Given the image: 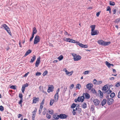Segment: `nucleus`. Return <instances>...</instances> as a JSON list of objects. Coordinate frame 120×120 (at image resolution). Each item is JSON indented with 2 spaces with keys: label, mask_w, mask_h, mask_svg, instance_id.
<instances>
[{
  "label": "nucleus",
  "mask_w": 120,
  "mask_h": 120,
  "mask_svg": "<svg viewBox=\"0 0 120 120\" xmlns=\"http://www.w3.org/2000/svg\"><path fill=\"white\" fill-rule=\"evenodd\" d=\"M81 109L79 108L78 106H76L75 109H73L72 113L73 115H75L76 113L79 114L81 111Z\"/></svg>",
  "instance_id": "f257e3e1"
},
{
  "label": "nucleus",
  "mask_w": 120,
  "mask_h": 120,
  "mask_svg": "<svg viewBox=\"0 0 120 120\" xmlns=\"http://www.w3.org/2000/svg\"><path fill=\"white\" fill-rule=\"evenodd\" d=\"M98 43L103 45H108L110 43V41L105 42L102 40H99L98 41Z\"/></svg>",
  "instance_id": "f03ea898"
},
{
  "label": "nucleus",
  "mask_w": 120,
  "mask_h": 120,
  "mask_svg": "<svg viewBox=\"0 0 120 120\" xmlns=\"http://www.w3.org/2000/svg\"><path fill=\"white\" fill-rule=\"evenodd\" d=\"M1 28L3 27V29L5 30L10 35H11V33L10 30V29L8 26L5 24H4L1 26Z\"/></svg>",
  "instance_id": "7ed1b4c3"
},
{
  "label": "nucleus",
  "mask_w": 120,
  "mask_h": 120,
  "mask_svg": "<svg viewBox=\"0 0 120 120\" xmlns=\"http://www.w3.org/2000/svg\"><path fill=\"white\" fill-rule=\"evenodd\" d=\"M72 55L73 57L74 61H78L80 60L81 58V56L79 55H77L75 54H72Z\"/></svg>",
  "instance_id": "20e7f679"
},
{
  "label": "nucleus",
  "mask_w": 120,
  "mask_h": 120,
  "mask_svg": "<svg viewBox=\"0 0 120 120\" xmlns=\"http://www.w3.org/2000/svg\"><path fill=\"white\" fill-rule=\"evenodd\" d=\"M40 38L38 36L36 35L34 38V44H36L39 42L40 41Z\"/></svg>",
  "instance_id": "39448f33"
},
{
  "label": "nucleus",
  "mask_w": 120,
  "mask_h": 120,
  "mask_svg": "<svg viewBox=\"0 0 120 120\" xmlns=\"http://www.w3.org/2000/svg\"><path fill=\"white\" fill-rule=\"evenodd\" d=\"M93 102L94 105L95 106L98 105L100 103V101L97 99H94L93 100Z\"/></svg>",
  "instance_id": "423d86ee"
},
{
  "label": "nucleus",
  "mask_w": 120,
  "mask_h": 120,
  "mask_svg": "<svg viewBox=\"0 0 120 120\" xmlns=\"http://www.w3.org/2000/svg\"><path fill=\"white\" fill-rule=\"evenodd\" d=\"M40 59L41 58L40 56L38 58L35 64V66L36 67H38V66L40 62Z\"/></svg>",
  "instance_id": "0eeeda50"
},
{
  "label": "nucleus",
  "mask_w": 120,
  "mask_h": 120,
  "mask_svg": "<svg viewBox=\"0 0 120 120\" xmlns=\"http://www.w3.org/2000/svg\"><path fill=\"white\" fill-rule=\"evenodd\" d=\"M84 97L83 96H82L81 97L79 96L77 98V100H78V101L79 102H82L84 100Z\"/></svg>",
  "instance_id": "6e6552de"
},
{
  "label": "nucleus",
  "mask_w": 120,
  "mask_h": 120,
  "mask_svg": "<svg viewBox=\"0 0 120 120\" xmlns=\"http://www.w3.org/2000/svg\"><path fill=\"white\" fill-rule=\"evenodd\" d=\"M93 84L91 83H89L87 84L86 86V88L89 90L91 89L93 86Z\"/></svg>",
  "instance_id": "1a4fd4ad"
},
{
  "label": "nucleus",
  "mask_w": 120,
  "mask_h": 120,
  "mask_svg": "<svg viewBox=\"0 0 120 120\" xmlns=\"http://www.w3.org/2000/svg\"><path fill=\"white\" fill-rule=\"evenodd\" d=\"M99 33L98 31L97 30H95L93 31H91V34L92 35H97Z\"/></svg>",
  "instance_id": "9d476101"
},
{
  "label": "nucleus",
  "mask_w": 120,
  "mask_h": 120,
  "mask_svg": "<svg viewBox=\"0 0 120 120\" xmlns=\"http://www.w3.org/2000/svg\"><path fill=\"white\" fill-rule=\"evenodd\" d=\"M54 88L53 86V85H52L50 86H49L48 89L47 91L49 93H50V92H52L53 90V89Z\"/></svg>",
  "instance_id": "9b49d317"
},
{
  "label": "nucleus",
  "mask_w": 120,
  "mask_h": 120,
  "mask_svg": "<svg viewBox=\"0 0 120 120\" xmlns=\"http://www.w3.org/2000/svg\"><path fill=\"white\" fill-rule=\"evenodd\" d=\"M113 99L111 98H109L108 99V105L112 104L113 101Z\"/></svg>",
  "instance_id": "f8f14e48"
},
{
  "label": "nucleus",
  "mask_w": 120,
  "mask_h": 120,
  "mask_svg": "<svg viewBox=\"0 0 120 120\" xmlns=\"http://www.w3.org/2000/svg\"><path fill=\"white\" fill-rule=\"evenodd\" d=\"M60 118V119H64L67 117V116L64 114H60L59 115Z\"/></svg>",
  "instance_id": "ddd939ff"
},
{
  "label": "nucleus",
  "mask_w": 120,
  "mask_h": 120,
  "mask_svg": "<svg viewBox=\"0 0 120 120\" xmlns=\"http://www.w3.org/2000/svg\"><path fill=\"white\" fill-rule=\"evenodd\" d=\"M82 96H83L84 97V96H85L86 98L87 99H89L90 98V95L88 93H83Z\"/></svg>",
  "instance_id": "4468645a"
},
{
  "label": "nucleus",
  "mask_w": 120,
  "mask_h": 120,
  "mask_svg": "<svg viewBox=\"0 0 120 120\" xmlns=\"http://www.w3.org/2000/svg\"><path fill=\"white\" fill-rule=\"evenodd\" d=\"M39 98H38L34 97L33 98V103H36L37 101H39Z\"/></svg>",
  "instance_id": "2eb2a0df"
},
{
  "label": "nucleus",
  "mask_w": 120,
  "mask_h": 120,
  "mask_svg": "<svg viewBox=\"0 0 120 120\" xmlns=\"http://www.w3.org/2000/svg\"><path fill=\"white\" fill-rule=\"evenodd\" d=\"M94 106L93 105H91L90 108V110L92 112L94 113L95 112L94 111Z\"/></svg>",
  "instance_id": "dca6fc26"
},
{
  "label": "nucleus",
  "mask_w": 120,
  "mask_h": 120,
  "mask_svg": "<svg viewBox=\"0 0 120 120\" xmlns=\"http://www.w3.org/2000/svg\"><path fill=\"white\" fill-rule=\"evenodd\" d=\"M53 118L56 119H58L60 118L59 115L54 114L53 116Z\"/></svg>",
  "instance_id": "f3484780"
},
{
  "label": "nucleus",
  "mask_w": 120,
  "mask_h": 120,
  "mask_svg": "<svg viewBox=\"0 0 120 120\" xmlns=\"http://www.w3.org/2000/svg\"><path fill=\"white\" fill-rule=\"evenodd\" d=\"M31 50L30 49H29L28 50V51H27L26 53L24 55V56H26L29 55L30 53H31Z\"/></svg>",
  "instance_id": "a211bd4d"
},
{
  "label": "nucleus",
  "mask_w": 120,
  "mask_h": 120,
  "mask_svg": "<svg viewBox=\"0 0 120 120\" xmlns=\"http://www.w3.org/2000/svg\"><path fill=\"white\" fill-rule=\"evenodd\" d=\"M106 101H107L106 99H104L102 101L101 103V105L102 106H104L105 104Z\"/></svg>",
  "instance_id": "6ab92c4d"
},
{
  "label": "nucleus",
  "mask_w": 120,
  "mask_h": 120,
  "mask_svg": "<svg viewBox=\"0 0 120 120\" xmlns=\"http://www.w3.org/2000/svg\"><path fill=\"white\" fill-rule=\"evenodd\" d=\"M36 59V56L34 55L32 57V58L31 59V61H30V62L33 63L34 61Z\"/></svg>",
  "instance_id": "aec40b11"
},
{
  "label": "nucleus",
  "mask_w": 120,
  "mask_h": 120,
  "mask_svg": "<svg viewBox=\"0 0 120 120\" xmlns=\"http://www.w3.org/2000/svg\"><path fill=\"white\" fill-rule=\"evenodd\" d=\"M37 32V30L36 29V27H34L33 28V32L32 33V34L34 35Z\"/></svg>",
  "instance_id": "412c9836"
},
{
  "label": "nucleus",
  "mask_w": 120,
  "mask_h": 120,
  "mask_svg": "<svg viewBox=\"0 0 120 120\" xmlns=\"http://www.w3.org/2000/svg\"><path fill=\"white\" fill-rule=\"evenodd\" d=\"M78 41H75L71 38L70 39V40L69 41V42H71L74 43H76L77 44Z\"/></svg>",
  "instance_id": "4be33fe9"
},
{
  "label": "nucleus",
  "mask_w": 120,
  "mask_h": 120,
  "mask_svg": "<svg viewBox=\"0 0 120 120\" xmlns=\"http://www.w3.org/2000/svg\"><path fill=\"white\" fill-rule=\"evenodd\" d=\"M54 98L55 100L57 101L58 98V94L56 93L54 96Z\"/></svg>",
  "instance_id": "5701e85b"
},
{
  "label": "nucleus",
  "mask_w": 120,
  "mask_h": 120,
  "mask_svg": "<svg viewBox=\"0 0 120 120\" xmlns=\"http://www.w3.org/2000/svg\"><path fill=\"white\" fill-rule=\"evenodd\" d=\"M82 106L83 108L85 109L87 107V105L86 103H84L82 105Z\"/></svg>",
  "instance_id": "b1692460"
},
{
  "label": "nucleus",
  "mask_w": 120,
  "mask_h": 120,
  "mask_svg": "<svg viewBox=\"0 0 120 120\" xmlns=\"http://www.w3.org/2000/svg\"><path fill=\"white\" fill-rule=\"evenodd\" d=\"M95 27V25H92L90 26V27L91 28V31L94 30Z\"/></svg>",
  "instance_id": "393cba45"
},
{
  "label": "nucleus",
  "mask_w": 120,
  "mask_h": 120,
  "mask_svg": "<svg viewBox=\"0 0 120 120\" xmlns=\"http://www.w3.org/2000/svg\"><path fill=\"white\" fill-rule=\"evenodd\" d=\"M77 44L82 48H83V47L84 45L80 43L79 41L77 42Z\"/></svg>",
  "instance_id": "a878e982"
},
{
  "label": "nucleus",
  "mask_w": 120,
  "mask_h": 120,
  "mask_svg": "<svg viewBox=\"0 0 120 120\" xmlns=\"http://www.w3.org/2000/svg\"><path fill=\"white\" fill-rule=\"evenodd\" d=\"M105 63L106 64L108 68H109L110 67L111 64L107 61H106Z\"/></svg>",
  "instance_id": "bb28decb"
},
{
  "label": "nucleus",
  "mask_w": 120,
  "mask_h": 120,
  "mask_svg": "<svg viewBox=\"0 0 120 120\" xmlns=\"http://www.w3.org/2000/svg\"><path fill=\"white\" fill-rule=\"evenodd\" d=\"M108 86L107 85H105L103 87V90H106L108 88Z\"/></svg>",
  "instance_id": "cd10ccee"
},
{
  "label": "nucleus",
  "mask_w": 120,
  "mask_h": 120,
  "mask_svg": "<svg viewBox=\"0 0 120 120\" xmlns=\"http://www.w3.org/2000/svg\"><path fill=\"white\" fill-rule=\"evenodd\" d=\"M54 102V100L53 99H51L50 103V105L52 106Z\"/></svg>",
  "instance_id": "c85d7f7f"
},
{
  "label": "nucleus",
  "mask_w": 120,
  "mask_h": 120,
  "mask_svg": "<svg viewBox=\"0 0 120 120\" xmlns=\"http://www.w3.org/2000/svg\"><path fill=\"white\" fill-rule=\"evenodd\" d=\"M63 58V55H61L58 57L57 59H59L60 60H62Z\"/></svg>",
  "instance_id": "c756f323"
},
{
  "label": "nucleus",
  "mask_w": 120,
  "mask_h": 120,
  "mask_svg": "<svg viewBox=\"0 0 120 120\" xmlns=\"http://www.w3.org/2000/svg\"><path fill=\"white\" fill-rule=\"evenodd\" d=\"M16 86L15 85H12L10 86V88L13 89L14 90H15L16 89Z\"/></svg>",
  "instance_id": "7c9ffc66"
},
{
  "label": "nucleus",
  "mask_w": 120,
  "mask_h": 120,
  "mask_svg": "<svg viewBox=\"0 0 120 120\" xmlns=\"http://www.w3.org/2000/svg\"><path fill=\"white\" fill-rule=\"evenodd\" d=\"M65 72L66 74L67 75H69V73H70L71 74V75L73 73V71H72L71 72H69L67 70Z\"/></svg>",
  "instance_id": "2f4dec72"
},
{
  "label": "nucleus",
  "mask_w": 120,
  "mask_h": 120,
  "mask_svg": "<svg viewBox=\"0 0 120 120\" xmlns=\"http://www.w3.org/2000/svg\"><path fill=\"white\" fill-rule=\"evenodd\" d=\"M76 105L75 103H73L72 104L71 106V108H73V109H75L74 108L76 107Z\"/></svg>",
  "instance_id": "473e14b6"
},
{
  "label": "nucleus",
  "mask_w": 120,
  "mask_h": 120,
  "mask_svg": "<svg viewBox=\"0 0 120 120\" xmlns=\"http://www.w3.org/2000/svg\"><path fill=\"white\" fill-rule=\"evenodd\" d=\"M109 4L110 5L114 6L115 5V3L111 1H110L109 2Z\"/></svg>",
  "instance_id": "72a5a7b5"
},
{
  "label": "nucleus",
  "mask_w": 120,
  "mask_h": 120,
  "mask_svg": "<svg viewBox=\"0 0 120 120\" xmlns=\"http://www.w3.org/2000/svg\"><path fill=\"white\" fill-rule=\"evenodd\" d=\"M81 87V86L79 84H78L76 85V88H78V89H80Z\"/></svg>",
  "instance_id": "f704fd0d"
},
{
  "label": "nucleus",
  "mask_w": 120,
  "mask_h": 120,
  "mask_svg": "<svg viewBox=\"0 0 120 120\" xmlns=\"http://www.w3.org/2000/svg\"><path fill=\"white\" fill-rule=\"evenodd\" d=\"M53 111L52 110H49L48 112L51 114L53 115Z\"/></svg>",
  "instance_id": "c9c22d12"
},
{
  "label": "nucleus",
  "mask_w": 120,
  "mask_h": 120,
  "mask_svg": "<svg viewBox=\"0 0 120 120\" xmlns=\"http://www.w3.org/2000/svg\"><path fill=\"white\" fill-rule=\"evenodd\" d=\"M112 91L110 90H108L106 92V93L107 94H109L112 92Z\"/></svg>",
  "instance_id": "e433bc0d"
},
{
  "label": "nucleus",
  "mask_w": 120,
  "mask_h": 120,
  "mask_svg": "<svg viewBox=\"0 0 120 120\" xmlns=\"http://www.w3.org/2000/svg\"><path fill=\"white\" fill-rule=\"evenodd\" d=\"M115 96V94L114 92L112 93L110 95V97L113 98Z\"/></svg>",
  "instance_id": "4c0bfd02"
},
{
  "label": "nucleus",
  "mask_w": 120,
  "mask_h": 120,
  "mask_svg": "<svg viewBox=\"0 0 120 120\" xmlns=\"http://www.w3.org/2000/svg\"><path fill=\"white\" fill-rule=\"evenodd\" d=\"M46 117L48 119H50L51 118V116L50 114L48 113H47L46 114Z\"/></svg>",
  "instance_id": "58836bf2"
},
{
  "label": "nucleus",
  "mask_w": 120,
  "mask_h": 120,
  "mask_svg": "<svg viewBox=\"0 0 120 120\" xmlns=\"http://www.w3.org/2000/svg\"><path fill=\"white\" fill-rule=\"evenodd\" d=\"M48 73V71L47 70H45L44 72H43V76H45Z\"/></svg>",
  "instance_id": "ea45409f"
},
{
  "label": "nucleus",
  "mask_w": 120,
  "mask_h": 120,
  "mask_svg": "<svg viewBox=\"0 0 120 120\" xmlns=\"http://www.w3.org/2000/svg\"><path fill=\"white\" fill-rule=\"evenodd\" d=\"M4 109V107L2 105L0 106V110L1 111H3Z\"/></svg>",
  "instance_id": "a19ab883"
},
{
  "label": "nucleus",
  "mask_w": 120,
  "mask_h": 120,
  "mask_svg": "<svg viewBox=\"0 0 120 120\" xmlns=\"http://www.w3.org/2000/svg\"><path fill=\"white\" fill-rule=\"evenodd\" d=\"M41 74V73L40 72H37L36 74V75L37 76H39Z\"/></svg>",
  "instance_id": "79ce46f5"
},
{
  "label": "nucleus",
  "mask_w": 120,
  "mask_h": 120,
  "mask_svg": "<svg viewBox=\"0 0 120 120\" xmlns=\"http://www.w3.org/2000/svg\"><path fill=\"white\" fill-rule=\"evenodd\" d=\"M25 87H24V86H22V93H24V91H25Z\"/></svg>",
  "instance_id": "37998d69"
},
{
  "label": "nucleus",
  "mask_w": 120,
  "mask_h": 120,
  "mask_svg": "<svg viewBox=\"0 0 120 120\" xmlns=\"http://www.w3.org/2000/svg\"><path fill=\"white\" fill-rule=\"evenodd\" d=\"M99 91H100V95L101 96V98H102L103 97V93L100 90H99Z\"/></svg>",
  "instance_id": "c03bdc74"
},
{
  "label": "nucleus",
  "mask_w": 120,
  "mask_h": 120,
  "mask_svg": "<svg viewBox=\"0 0 120 120\" xmlns=\"http://www.w3.org/2000/svg\"><path fill=\"white\" fill-rule=\"evenodd\" d=\"M115 86L117 87H118L120 86V82H118L116 83Z\"/></svg>",
  "instance_id": "a18cd8bd"
},
{
  "label": "nucleus",
  "mask_w": 120,
  "mask_h": 120,
  "mask_svg": "<svg viewBox=\"0 0 120 120\" xmlns=\"http://www.w3.org/2000/svg\"><path fill=\"white\" fill-rule=\"evenodd\" d=\"M19 96L21 99H23V95L22 94L20 93L19 94Z\"/></svg>",
  "instance_id": "49530a36"
},
{
  "label": "nucleus",
  "mask_w": 120,
  "mask_h": 120,
  "mask_svg": "<svg viewBox=\"0 0 120 120\" xmlns=\"http://www.w3.org/2000/svg\"><path fill=\"white\" fill-rule=\"evenodd\" d=\"M34 37V35L32 34V36H31V37L30 38V41H32V39Z\"/></svg>",
  "instance_id": "de8ad7c7"
},
{
  "label": "nucleus",
  "mask_w": 120,
  "mask_h": 120,
  "mask_svg": "<svg viewBox=\"0 0 120 120\" xmlns=\"http://www.w3.org/2000/svg\"><path fill=\"white\" fill-rule=\"evenodd\" d=\"M120 21V19H117L115 21V22L116 23H118Z\"/></svg>",
  "instance_id": "09e8293b"
},
{
  "label": "nucleus",
  "mask_w": 120,
  "mask_h": 120,
  "mask_svg": "<svg viewBox=\"0 0 120 120\" xmlns=\"http://www.w3.org/2000/svg\"><path fill=\"white\" fill-rule=\"evenodd\" d=\"M97 81L96 79H94L93 81V83L94 84H96L97 83Z\"/></svg>",
  "instance_id": "8fccbe9b"
},
{
  "label": "nucleus",
  "mask_w": 120,
  "mask_h": 120,
  "mask_svg": "<svg viewBox=\"0 0 120 120\" xmlns=\"http://www.w3.org/2000/svg\"><path fill=\"white\" fill-rule=\"evenodd\" d=\"M102 83V82L101 81H100L98 82H97L96 85H99Z\"/></svg>",
  "instance_id": "3c124183"
},
{
  "label": "nucleus",
  "mask_w": 120,
  "mask_h": 120,
  "mask_svg": "<svg viewBox=\"0 0 120 120\" xmlns=\"http://www.w3.org/2000/svg\"><path fill=\"white\" fill-rule=\"evenodd\" d=\"M110 10H111V8L109 6L107 8L106 11H110Z\"/></svg>",
  "instance_id": "603ef678"
},
{
  "label": "nucleus",
  "mask_w": 120,
  "mask_h": 120,
  "mask_svg": "<svg viewBox=\"0 0 120 120\" xmlns=\"http://www.w3.org/2000/svg\"><path fill=\"white\" fill-rule=\"evenodd\" d=\"M89 72L88 71H85V72L84 73V75L88 74Z\"/></svg>",
  "instance_id": "864d4df0"
},
{
  "label": "nucleus",
  "mask_w": 120,
  "mask_h": 120,
  "mask_svg": "<svg viewBox=\"0 0 120 120\" xmlns=\"http://www.w3.org/2000/svg\"><path fill=\"white\" fill-rule=\"evenodd\" d=\"M66 39L65 40L66 41L69 42L71 38H66Z\"/></svg>",
  "instance_id": "5fc2aeb1"
},
{
  "label": "nucleus",
  "mask_w": 120,
  "mask_h": 120,
  "mask_svg": "<svg viewBox=\"0 0 120 120\" xmlns=\"http://www.w3.org/2000/svg\"><path fill=\"white\" fill-rule=\"evenodd\" d=\"M74 85L73 84H71L70 86V89H72L74 87Z\"/></svg>",
  "instance_id": "6e6d98bb"
},
{
  "label": "nucleus",
  "mask_w": 120,
  "mask_h": 120,
  "mask_svg": "<svg viewBox=\"0 0 120 120\" xmlns=\"http://www.w3.org/2000/svg\"><path fill=\"white\" fill-rule=\"evenodd\" d=\"M22 116H23L21 115V114H19L18 115V117L19 118L20 117H22Z\"/></svg>",
  "instance_id": "4d7b16f0"
},
{
  "label": "nucleus",
  "mask_w": 120,
  "mask_h": 120,
  "mask_svg": "<svg viewBox=\"0 0 120 120\" xmlns=\"http://www.w3.org/2000/svg\"><path fill=\"white\" fill-rule=\"evenodd\" d=\"M117 97L118 98H120V90L118 92L117 95Z\"/></svg>",
  "instance_id": "13d9d810"
},
{
  "label": "nucleus",
  "mask_w": 120,
  "mask_h": 120,
  "mask_svg": "<svg viewBox=\"0 0 120 120\" xmlns=\"http://www.w3.org/2000/svg\"><path fill=\"white\" fill-rule=\"evenodd\" d=\"M23 99H21L19 102V104H21L22 103V102Z\"/></svg>",
  "instance_id": "bf43d9fd"
},
{
  "label": "nucleus",
  "mask_w": 120,
  "mask_h": 120,
  "mask_svg": "<svg viewBox=\"0 0 120 120\" xmlns=\"http://www.w3.org/2000/svg\"><path fill=\"white\" fill-rule=\"evenodd\" d=\"M28 84L26 83V84H24V85L22 86H24V87H25V88L26 87H28Z\"/></svg>",
  "instance_id": "052dcab7"
},
{
  "label": "nucleus",
  "mask_w": 120,
  "mask_h": 120,
  "mask_svg": "<svg viewBox=\"0 0 120 120\" xmlns=\"http://www.w3.org/2000/svg\"><path fill=\"white\" fill-rule=\"evenodd\" d=\"M29 72H27L25 74L24 77H26L27 75H28V74H29Z\"/></svg>",
  "instance_id": "680f3d73"
},
{
  "label": "nucleus",
  "mask_w": 120,
  "mask_h": 120,
  "mask_svg": "<svg viewBox=\"0 0 120 120\" xmlns=\"http://www.w3.org/2000/svg\"><path fill=\"white\" fill-rule=\"evenodd\" d=\"M45 101V100L44 99H43L42 101L41 104L42 105H43L44 104V102Z\"/></svg>",
  "instance_id": "e2e57ef3"
},
{
  "label": "nucleus",
  "mask_w": 120,
  "mask_h": 120,
  "mask_svg": "<svg viewBox=\"0 0 120 120\" xmlns=\"http://www.w3.org/2000/svg\"><path fill=\"white\" fill-rule=\"evenodd\" d=\"M43 105H41L40 106V109H41V111L42 110V108L43 107Z\"/></svg>",
  "instance_id": "0e129e2a"
},
{
  "label": "nucleus",
  "mask_w": 120,
  "mask_h": 120,
  "mask_svg": "<svg viewBox=\"0 0 120 120\" xmlns=\"http://www.w3.org/2000/svg\"><path fill=\"white\" fill-rule=\"evenodd\" d=\"M91 91H92L94 93H95L96 92V91L94 89H92L91 90Z\"/></svg>",
  "instance_id": "69168bd1"
},
{
  "label": "nucleus",
  "mask_w": 120,
  "mask_h": 120,
  "mask_svg": "<svg viewBox=\"0 0 120 120\" xmlns=\"http://www.w3.org/2000/svg\"><path fill=\"white\" fill-rule=\"evenodd\" d=\"M114 78L113 77H112L109 78V79L111 80H114Z\"/></svg>",
  "instance_id": "338daca9"
},
{
  "label": "nucleus",
  "mask_w": 120,
  "mask_h": 120,
  "mask_svg": "<svg viewBox=\"0 0 120 120\" xmlns=\"http://www.w3.org/2000/svg\"><path fill=\"white\" fill-rule=\"evenodd\" d=\"M99 14H100L99 12H98L96 14V16L97 17L98 16H99Z\"/></svg>",
  "instance_id": "774afa93"
}]
</instances>
